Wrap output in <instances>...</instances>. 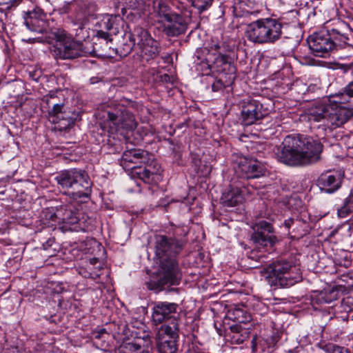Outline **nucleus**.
I'll return each instance as SVG.
<instances>
[{
    "label": "nucleus",
    "instance_id": "nucleus-1",
    "mask_svg": "<svg viewBox=\"0 0 353 353\" xmlns=\"http://www.w3.org/2000/svg\"><path fill=\"white\" fill-rule=\"evenodd\" d=\"M154 239L159 268L156 279L145 284L149 290L159 292L180 283L182 275L176 257L183 250L185 241L163 234L154 235Z\"/></svg>",
    "mask_w": 353,
    "mask_h": 353
},
{
    "label": "nucleus",
    "instance_id": "nucleus-2",
    "mask_svg": "<svg viewBox=\"0 0 353 353\" xmlns=\"http://www.w3.org/2000/svg\"><path fill=\"white\" fill-rule=\"evenodd\" d=\"M323 145L318 139L303 134L288 135L275 152L279 161L290 166H307L321 159Z\"/></svg>",
    "mask_w": 353,
    "mask_h": 353
},
{
    "label": "nucleus",
    "instance_id": "nucleus-3",
    "mask_svg": "<svg viewBox=\"0 0 353 353\" xmlns=\"http://www.w3.org/2000/svg\"><path fill=\"white\" fill-rule=\"evenodd\" d=\"M132 103V101L126 99L103 103L98 107L99 117L103 119L113 130H133L137 127V122L129 109Z\"/></svg>",
    "mask_w": 353,
    "mask_h": 353
},
{
    "label": "nucleus",
    "instance_id": "nucleus-4",
    "mask_svg": "<svg viewBox=\"0 0 353 353\" xmlns=\"http://www.w3.org/2000/svg\"><path fill=\"white\" fill-rule=\"evenodd\" d=\"M59 187L74 199L88 198L92 192V181L88 173L81 169H69L60 172L56 176Z\"/></svg>",
    "mask_w": 353,
    "mask_h": 353
},
{
    "label": "nucleus",
    "instance_id": "nucleus-5",
    "mask_svg": "<svg viewBox=\"0 0 353 353\" xmlns=\"http://www.w3.org/2000/svg\"><path fill=\"white\" fill-rule=\"evenodd\" d=\"M144 164L145 167L137 172L138 177L145 183H150L154 176L160 174L161 165L155 161L154 155L141 149H130L123 152L121 165L127 169H134L135 165Z\"/></svg>",
    "mask_w": 353,
    "mask_h": 353
},
{
    "label": "nucleus",
    "instance_id": "nucleus-6",
    "mask_svg": "<svg viewBox=\"0 0 353 353\" xmlns=\"http://www.w3.org/2000/svg\"><path fill=\"white\" fill-rule=\"evenodd\" d=\"M282 28V23L276 19H260L246 26L245 35L255 44L274 43L281 37Z\"/></svg>",
    "mask_w": 353,
    "mask_h": 353
},
{
    "label": "nucleus",
    "instance_id": "nucleus-7",
    "mask_svg": "<svg viewBox=\"0 0 353 353\" xmlns=\"http://www.w3.org/2000/svg\"><path fill=\"white\" fill-rule=\"evenodd\" d=\"M272 285L289 288L302 281L300 267L292 259H278L266 268Z\"/></svg>",
    "mask_w": 353,
    "mask_h": 353
},
{
    "label": "nucleus",
    "instance_id": "nucleus-8",
    "mask_svg": "<svg viewBox=\"0 0 353 353\" xmlns=\"http://www.w3.org/2000/svg\"><path fill=\"white\" fill-rule=\"evenodd\" d=\"M54 35L55 43L53 46V55L55 59H74L97 51L95 47L92 51L88 50L82 43L74 40L65 30H57Z\"/></svg>",
    "mask_w": 353,
    "mask_h": 353
},
{
    "label": "nucleus",
    "instance_id": "nucleus-9",
    "mask_svg": "<svg viewBox=\"0 0 353 353\" xmlns=\"http://www.w3.org/2000/svg\"><path fill=\"white\" fill-rule=\"evenodd\" d=\"M129 39L139 46L142 65L150 64L159 57L161 52L160 44L152 37L146 29L135 26L131 31Z\"/></svg>",
    "mask_w": 353,
    "mask_h": 353
},
{
    "label": "nucleus",
    "instance_id": "nucleus-10",
    "mask_svg": "<svg viewBox=\"0 0 353 353\" xmlns=\"http://www.w3.org/2000/svg\"><path fill=\"white\" fill-rule=\"evenodd\" d=\"M46 101L49 108L48 120L57 124L59 130H66L74 125L79 117L78 113L65 107L63 103H57V97L54 94L47 97Z\"/></svg>",
    "mask_w": 353,
    "mask_h": 353
},
{
    "label": "nucleus",
    "instance_id": "nucleus-11",
    "mask_svg": "<svg viewBox=\"0 0 353 353\" xmlns=\"http://www.w3.org/2000/svg\"><path fill=\"white\" fill-rule=\"evenodd\" d=\"M179 324L177 319H172L163 324L157 332L156 343L159 353H176Z\"/></svg>",
    "mask_w": 353,
    "mask_h": 353
},
{
    "label": "nucleus",
    "instance_id": "nucleus-12",
    "mask_svg": "<svg viewBox=\"0 0 353 353\" xmlns=\"http://www.w3.org/2000/svg\"><path fill=\"white\" fill-rule=\"evenodd\" d=\"M234 170L239 177L246 179L260 178L265 172V168L260 161L244 156L236 157Z\"/></svg>",
    "mask_w": 353,
    "mask_h": 353
},
{
    "label": "nucleus",
    "instance_id": "nucleus-13",
    "mask_svg": "<svg viewBox=\"0 0 353 353\" xmlns=\"http://www.w3.org/2000/svg\"><path fill=\"white\" fill-rule=\"evenodd\" d=\"M251 239L258 248H273L278 242L272 225L264 220L256 222L252 226Z\"/></svg>",
    "mask_w": 353,
    "mask_h": 353
},
{
    "label": "nucleus",
    "instance_id": "nucleus-14",
    "mask_svg": "<svg viewBox=\"0 0 353 353\" xmlns=\"http://www.w3.org/2000/svg\"><path fill=\"white\" fill-rule=\"evenodd\" d=\"M64 13H72L76 24L83 25L87 17L96 10V5L90 0H74L64 4L61 8Z\"/></svg>",
    "mask_w": 353,
    "mask_h": 353
},
{
    "label": "nucleus",
    "instance_id": "nucleus-15",
    "mask_svg": "<svg viewBox=\"0 0 353 353\" xmlns=\"http://www.w3.org/2000/svg\"><path fill=\"white\" fill-rule=\"evenodd\" d=\"M307 41L310 49L316 57H325L334 48V43L331 39L327 30L312 34L308 37Z\"/></svg>",
    "mask_w": 353,
    "mask_h": 353
},
{
    "label": "nucleus",
    "instance_id": "nucleus-16",
    "mask_svg": "<svg viewBox=\"0 0 353 353\" xmlns=\"http://www.w3.org/2000/svg\"><path fill=\"white\" fill-rule=\"evenodd\" d=\"M178 305L174 303L159 301L154 303L152 308V321L155 324L166 323L172 319H177L179 323V318L176 316Z\"/></svg>",
    "mask_w": 353,
    "mask_h": 353
},
{
    "label": "nucleus",
    "instance_id": "nucleus-17",
    "mask_svg": "<svg viewBox=\"0 0 353 353\" xmlns=\"http://www.w3.org/2000/svg\"><path fill=\"white\" fill-rule=\"evenodd\" d=\"M265 115L262 104L257 100L250 99L244 102L241 111L242 123L250 125L262 119Z\"/></svg>",
    "mask_w": 353,
    "mask_h": 353
},
{
    "label": "nucleus",
    "instance_id": "nucleus-18",
    "mask_svg": "<svg viewBox=\"0 0 353 353\" xmlns=\"http://www.w3.org/2000/svg\"><path fill=\"white\" fill-rule=\"evenodd\" d=\"M327 32L334 43V48L353 45V30L347 23L340 21L336 27L328 30Z\"/></svg>",
    "mask_w": 353,
    "mask_h": 353
},
{
    "label": "nucleus",
    "instance_id": "nucleus-19",
    "mask_svg": "<svg viewBox=\"0 0 353 353\" xmlns=\"http://www.w3.org/2000/svg\"><path fill=\"white\" fill-rule=\"evenodd\" d=\"M330 104L327 125L337 128L341 127L353 116V110L337 105Z\"/></svg>",
    "mask_w": 353,
    "mask_h": 353
},
{
    "label": "nucleus",
    "instance_id": "nucleus-20",
    "mask_svg": "<svg viewBox=\"0 0 353 353\" xmlns=\"http://www.w3.org/2000/svg\"><path fill=\"white\" fill-rule=\"evenodd\" d=\"M45 13L41 10H34L28 13L25 24L31 31L43 33L46 31L48 23Z\"/></svg>",
    "mask_w": 353,
    "mask_h": 353
},
{
    "label": "nucleus",
    "instance_id": "nucleus-21",
    "mask_svg": "<svg viewBox=\"0 0 353 353\" xmlns=\"http://www.w3.org/2000/svg\"><path fill=\"white\" fill-rule=\"evenodd\" d=\"M207 61L210 68L218 73L233 74L235 72V68L229 61L227 54H217L216 56H210L207 58Z\"/></svg>",
    "mask_w": 353,
    "mask_h": 353
},
{
    "label": "nucleus",
    "instance_id": "nucleus-22",
    "mask_svg": "<svg viewBox=\"0 0 353 353\" xmlns=\"http://www.w3.org/2000/svg\"><path fill=\"white\" fill-rule=\"evenodd\" d=\"M330 104L317 101L306 110V117L310 122H323L327 125Z\"/></svg>",
    "mask_w": 353,
    "mask_h": 353
},
{
    "label": "nucleus",
    "instance_id": "nucleus-23",
    "mask_svg": "<svg viewBox=\"0 0 353 353\" xmlns=\"http://www.w3.org/2000/svg\"><path fill=\"white\" fill-rule=\"evenodd\" d=\"M341 184V179L339 174L327 172L323 173L317 179L319 187L327 193H332L337 190Z\"/></svg>",
    "mask_w": 353,
    "mask_h": 353
},
{
    "label": "nucleus",
    "instance_id": "nucleus-24",
    "mask_svg": "<svg viewBox=\"0 0 353 353\" xmlns=\"http://www.w3.org/2000/svg\"><path fill=\"white\" fill-rule=\"evenodd\" d=\"M169 24L164 28V32L168 37H176L184 34L187 30L188 25L183 17L178 14H175L172 17L171 21H168Z\"/></svg>",
    "mask_w": 353,
    "mask_h": 353
},
{
    "label": "nucleus",
    "instance_id": "nucleus-25",
    "mask_svg": "<svg viewBox=\"0 0 353 353\" xmlns=\"http://www.w3.org/2000/svg\"><path fill=\"white\" fill-rule=\"evenodd\" d=\"M243 201L242 192L239 187L230 185L223 192L221 196V202L227 207L236 206Z\"/></svg>",
    "mask_w": 353,
    "mask_h": 353
},
{
    "label": "nucleus",
    "instance_id": "nucleus-26",
    "mask_svg": "<svg viewBox=\"0 0 353 353\" xmlns=\"http://www.w3.org/2000/svg\"><path fill=\"white\" fill-rule=\"evenodd\" d=\"M154 16L157 21H171L172 17L176 14L172 12L170 7L165 0H156L153 1Z\"/></svg>",
    "mask_w": 353,
    "mask_h": 353
},
{
    "label": "nucleus",
    "instance_id": "nucleus-27",
    "mask_svg": "<svg viewBox=\"0 0 353 353\" xmlns=\"http://www.w3.org/2000/svg\"><path fill=\"white\" fill-rule=\"evenodd\" d=\"M58 219L59 225L66 224L72 225L79 221L76 212L73 211L71 205H63L58 208Z\"/></svg>",
    "mask_w": 353,
    "mask_h": 353
},
{
    "label": "nucleus",
    "instance_id": "nucleus-28",
    "mask_svg": "<svg viewBox=\"0 0 353 353\" xmlns=\"http://www.w3.org/2000/svg\"><path fill=\"white\" fill-rule=\"evenodd\" d=\"M41 224L44 227L55 228L59 225L58 208H48L42 210L40 214Z\"/></svg>",
    "mask_w": 353,
    "mask_h": 353
},
{
    "label": "nucleus",
    "instance_id": "nucleus-29",
    "mask_svg": "<svg viewBox=\"0 0 353 353\" xmlns=\"http://www.w3.org/2000/svg\"><path fill=\"white\" fill-rule=\"evenodd\" d=\"M230 330L231 334L230 337L232 344H242L248 337L247 330L241 329L238 325L232 326Z\"/></svg>",
    "mask_w": 353,
    "mask_h": 353
},
{
    "label": "nucleus",
    "instance_id": "nucleus-30",
    "mask_svg": "<svg viewBox=\"0 0 353 353\" xmlns=\"http://www.w3.org/2000/svg\"><path fill=\"white\" fill-rule=\"evenodd\" d=\"M227 316L230 320L239 323H245L249 318L245 310L239 306H235L234 308L229 310Z\"/></svg>",
    "mask_w": 353,
    "mask_h": 353
},
{
    "label": "nucleus",
    "instance_id": "nucleus-31",
    "mask_svg": "<svg viewBox=\"0 0 353 353\" xmlns=\"http://www.w3.org/2000/svg\"><path fill=\"white\" fill-rule=\"evenodd\" d=\"M152 0H125V3L129 8L145 13L150 6Z\"/></svg>",
    "mask_w": 353,
    "mask_h": 353
},
{
    "label": "nucleus",
    "instance_id": "nucleus-32",
    "mask_svg": "<svg viewBox=\"0 0 353 353\" xmlns=\"http://www.w3.org/2000/svg\"><path fill=\"white\" fill-rule=\"evenodd\" d=\"M330 102L344 103L349 101V98H353V81L349 83L342 92L336 94Z\"/></svg>",
    "mask_w": 353,
    "mask_h": 353
},
{
    "label": "nucleus",
    "instance_id": "nucleus-33",
    "mask_svg": "<svg viewBox=\"0 0 353 353\" xmlns=\"http://www.w3.org/2000/svg\"><path fill=\"white\" fill-rule=\"evenodd\" d=\"M116 353H148V351L139 344L128 343L120 345Z\"/></svg>",
    "mask_w": 353,
    "mask_h": 353
},
{
    "label": "nucleus",
    "instance_id": "nucleus-34",
    "mask_svg": "<svg viewBox=\"0 0 353 353\" xmlns=\"http://www.w3.org/2000/svg\"><path fill=\"white\" fill-rule=\"evenodd\" d=\"M353 214V192L345 199L343 206L337 210L338 216L345 218Z\"/></svg>",
    "mask_w": 353,
    "mask_h": 353
},
{
    "label": "nucleus",
    "instance_id": "nucleus-35",
    "mask_svg": "<svg viewBox=\"0 0 353 353\" xmlns=\"http://www.w3.org/2000/svg\"><path fill=\"white\" fill-rule=\"evenodd\" d=\"M336 294L334 291L323 290L319 292L316 296V303H329L335 300Z\"/></svg>",
    "mask_w": 353,
    "mask_h": 353
},
{
    "label": "nucleus",
    "instance_id": "nucleus-36",
    "mask_svg": "<svg viewBox=\"0 0 353 353\" xmlns=\"http://www.w3.org/2000/svg\"><path fill=\"white\" fill-rule=\"evenodd\" d=\"M192 6L199 13L208 10L212 5L214 0H190Z\"/></svg>",
    "mask_w": 353,
    "mask_h": 353
},
{
    "label": "nucleus",
    "instance_id": "nucleus-37",
    "mask_svg": "<svg viewBox=\"0 0 353 353\" xmlns=\"http://www.w3.org/2000/svg\"><path fill=\"white\" fill-rule=\"evenodd\" d=\"M225 52V46L221 42H214L212 41V43L208 48V53L207 55V58H209L210 56H216L217 54H224Z\"/></svg>",
    "mask_w": 353,
    "mask_h": 353
},
{
    "label": "nucleus",
    "instance_id": "nucleus-38",
    "mask_svg": "<svg viewBox=\"0 0 353 353\" xmlns=\"http://www.w3.org/2000/svg\"><path fill=\"white\" fill-rule=\"evenodd\" d=\"M325 348L326 353H351L349 349L332 343L325 345Z\"/></svg>",
    "mask_w": 353,
    "mask_h": 353
},
{
    "label": "nucleus",
    "instance_id": "nucleus-39",
    "mask_svg": "<svg viewBox=\"0 0 353 353\" xmlns=\"http://www.w3.org/2000/svg\"><path fill=\"white\" fill-rule=\"evenodd\" d=\"M114 19L115 18L112 16L105 17L99 23V25L100 27L104 28L108 32L110 31L114 28Z\"/></svg>",
    "mask_w": 353,
    "mask_h": 353
},
{
    "label": "nucleus",
    "instance_id": "nucleus-40",
    "mask_svg": "<svg viewBox=\"0 0 353 353\" xmlns=\"http://www.w3.org/2000/svg\"><path fill=\"white\" fill-rule=\"evenodd\" d=\"M245 5V0H233V12L236 17L241 16L240 14L238 13V9L242 8V7Z\"/></svg>",
    "mask_w": 353,
    "mask_h": 353
},
{
    "label": "nucleus",
    "instance_id": "nucleus-41",
    "mask_svg": "<svg viewBox=\"0 0 353 353\" xmlns=\"http://www.w3.org/2000/svg\"><path fill=\"white\" fill-rule=\"evenodd\" d=\"M96 36L98 37V39H103V41H105L106 45H108L109 41H112V39H110V34L107 30H97Z\"/></svg>",
    "mask_w": 353,
    "mask_h": 353
},
{
    "label": "nucleus",
    "instance_id": "nucleus-42",
    "mask_svg": "<svg viewBox=\"0 0 353 353\" xmlns=\"http://www.w3.org/2000/svg\"><path fill=\"white\" fill-rule=\"evenodd\" d=\"M226 85L223 83L222 80L217 79L212 85V89L214 92H219L223 90Z\"/></svg>",
    "mask_w": 353,
    "mask_h": 353
},
{
    "label": "nucleus",
    "instance_id": "nucleus-43",
    "mask_svg": "<svg viewBox=\"0 0 353 353\" xmlns=\"http://www.w3.org/2000/svg\"><path fill=\"white\" fill-rule=\"evenodd\" d=\"M130 44H127V43L123 44V52H121L122 55H123V56H126L128 54H130L131 52V51L132 50L133 47L136 44V43H134V42L132 41L130 39Z\"/></svg>",
    "mask_w": 353,
    "mask_h": 353
},
{
    "label": "nucleus",
    "instance_id": "nucleus-44",
    "mask_svg": "<svg viewBox=\"0 0 353 353\" xmlns=\"http://www.w3.org/2000/svg\"><path fill=\"white\" fill-rule=\"evenodd\" d=\"M108 333L105 331V329H101L99 331L95 332L93 334V337L94 340L101 339L105 338V336H108Z\"/></svg>",
    "mask_w": 353,
    "mask_h": 353
},
{
    "label": "nucleus",
    "instance_id": "nucleus-45",
    "mask_svg": "<svg viewBox=\"0 0 353 353\" xmlns=\"http://www.w3.org/2000/svg\"><path fill=\"white\" fill-rule=\"evenodd\" d=\"M341 280L347 283L348 286H352L353 285V278L352 275H350V274L341 275Z\"/></svg>",
    "mask_w": 353,
    "mask_h": 353
},
{
    "label": "nucleus",
    "instance_id": "nucleus-46",
    "mask_svg": "<svg viewBox=\"0 0 353 353\" xmlns=\"http://www.w3.org/2000/svg\"><path fill=\"white\" fill-rule=\"evenodd\" d=\"M161 81L162 82L168 83L170 81V77L167 74H164L161 76Z\"/></svg>",
    "mask_w": 353,
    "mask_h": 353
},
{
    "label": "nucleus",
    "instance_id": "nucleus-47",
    "mask_svg": "<svg viewBox=\"0 0 353 353\" xmlns=\"http://www.w3.org/2000/svg\"><path fill=\"white\" fill-rule=\"evenodd\" d=\"M293 223H294V219H289L285 221V225L286 226V228H289Z\"/></svg>",
    "mask_w": 353,
    "mask_h": 353
},
{
    "label": "nucleus",
    "instance_id": "nucleus-48",
    "mask_svg": "<svg viewBox=\"0 0 353 353\" xmlns=\"http://www.w3.org/2000/svg\"><path fill=\"white\" fill-rule=\"evenodd\" d=\"M53 242L52 240L49 239L46 244H43L44 249H48V246L51 245V243Z\"/></svg>",
    "mask_w": 353,
    "mask_h": 353
},
{
    "label": "nucleus",
    "instance_id": "nucleus-49",
    "mask_svg": "<svg viewBox=\"0 0 353 353\" xmlns=\"http://www.w3.org/2000/svg\"><path fill=\"white\" fill-rule=\"evenodd\" d=\"M348 231L350 232L349 236H351L353 232V224L348 223Z\"/></svg>",
    "mask_w": 353,
    "mask_h": 353
},
{
    "label": "nucleus",
    "instance_id": "nucleus-50",
    "mask_svg": "<svg viewBox=\"0 0 353 353\" xmlns=\"http://www.w3.org/2000/svg\"><path fill=\"white\" fill-rule=\"evenodd\" d=\"M264 258H265L264 256H262V255L259 256L257 257L256 261H259L260 263H263L264 262Z\"/></svg>",
    "mask_w": 353,
    "mask_h": 353
},
{
    "label": "nucleus",
    "instance_id": "nucleus-51",
    "mask_svg": "<svg viewBox=\"0 0 353 353\" xmlns=\"http://www.w3.org/2000/svg\"><path fill=\"white\" fill-rule=\"evenodd\" d=\"M6 1V0H0V4L3 3Z\"/></svg>",
    "mask_w": 353,
    "mask_h": 353
},
{
    "label": "nucleus",
    "instance_id": "nucleus-52",
    "mask_svg": "<svg viewBox=\"0 0 353 353\" xmlns=\"http://www.w3.org/2000/svg\"><path fill=\"white\" fill-rule=\"evenodd\" d=\"M254 341H255V339H254L252 340L253 347H255V345H254Z\"/></svg>",
    "mask_w": 353,
    "mask_h": 353
}]
</instances>
